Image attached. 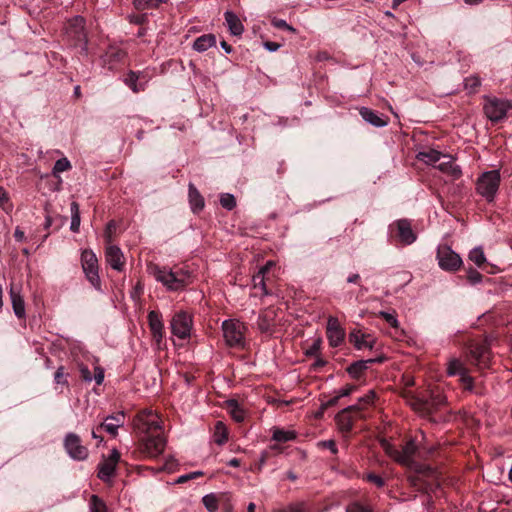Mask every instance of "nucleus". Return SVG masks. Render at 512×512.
I'll return each mask as SVG.
<instances>
[{
  "label": "nucleus",
  "mask_w": 512,
  "mask_h": 512,
  "mask_svg": "<svg viewBox=\"0 0 512 512\" xmlns=\"http://www.w3.org/2000/svg\"><path fill=\"white\" fill-rule=\"evenodd\" d=\"M138 421V427L146 432L138 446L140 454L144 457H158L165 448L166 440L160 433L161 425L157 416L152 411H143L138 416Z\"/></svg>",
  "instance_id": "f257e3e1"
},
{
  "label": "nucleus",
  "mask_w": 512,
  "mask_h": 512,
  "mask_svg": "<svg viewBox=\"0 0 512 512\" xmlns=\"http://www.w3.org/2000/svg\"><path fill=\"white\" fill-rule=\"evenodd\" d=\"M148 271L168 290H183L188 284L192 283V273L184 270V268L171 270L168 267L152 264L148 266Z\"/></svg>",
  "instance_id": "f03ea898"
},
{
  "label": "nucleus",
  "mask_w": 512,
  "mask_h": 512,
  "mask_svg": "<svg viewBox=\"0 0 512 512\" xmlns=\"http://www.w3.org/2000/svg\"><path fill=\"white\" fill-rule=\"evenodd\" d=\"M64 39L69 45L78 46L82 53L88 52V36L85 31V18L81 15L70 18L65 25Z\"/></svg>",
  "instance_id": "7ed1b4c3"
},
{
  "label": "nucleus",
  "mask_w": 512,
  "mask_h": 512,
  "mask_svg": "<svg viewBox=\"0 0 512 512\" xmlns=\"http://www.w3.org/2000/svg\"><path fill=\"white\" fill-rule=\"evenodd\" d=\"M482 111L492 123L504 121L512 111V100L500 99L496 96H483Z\"/></svg>",
  "instance_id": "20e7f679"
},
{
  "label": "nucleus",
  "mask_w": 512,
  "mask_h": 512,
  "mask_svg": "<svg viewBox=\"0 0 512 512\" xmlns=\"http://www.w3.org/2000/svg\"><path fill=\"white\" fill-rule=\"evenodd\" d=\"M170 330L178 339L196 338L193 314L187 310L176 311L170 319Z\"/></svg>",
  "instance_id": "39448f33"
},
{
  "label": "nucleus",
  "mask_w": 512,
  "mask_h": 512,
  "mask_svg": "<svg viewBox=\"0 0 512 512\" xmlns=\"http://www.w3.org/2000/svg\"><path fill=\"white\" fill-rule=\"evenodd\" d=\"M417 446L415 441L411 439L406 442L401 450H390L389 454L398 463L406 466L410 471H431L428 465L425 463L416 462L414 455L416 454Z\"/></svg>",
  "instance_id": "423d86ee"
},
{
  "label": "nucleus",
  "mask_w": 512,
  "mask_h": 512,
  "mask_svg": "<svg viewBox=\"0 0 512 512\" xmlns=\"http://www.w3.org/2000/svg\"><path fill=\"white\" fill-rule=\"evenodd\" d=\"M81 265L86 280L96 290H101V277L99 275V261L91 249H84L81 252Z\"/></svg>",
  "instance_id": "0eeeda50"
},
{
  "label": "nucleus",
  "mask_w": 512,
  "mask_h": 512,
  "mask_svg": "<svg viewBox=\"0 0 512 512\" xmlns=\"http://www.w3.org/2000/svg\"><path fill=\"white\" fill-rule=\"evenodd\" d=\"M224 339L229 347L245 348V325L240 320L229 319L222 323Z\"/></svg>",
  "instance_id": "6e6552de"
},
{
  "label": "nucleus",
  "mask_w": 512,
  "mask_h": 512,
  "mask_svg": "<svg viewBox=\"0 0 512 512\" xmlns=\"http://www.w3.org/2000/svg\"><path fill=\"white\" fill-rule=\"evenodd\" d=\"M501 181L499 170H490L483 173L476 183V191L482 195L486 201H493Z\"/></svg>",
  "instance_id": "1a4fd4ad"
},
{
  "label": "nucleus",
  "mask_w": 512,
  "mask_h": 512,
  "mask_svg": "<svg viewBox=\"0 0 512 512\" xmlns=\"http://www.w3.org/2000/svg\"><path fill=\"white\" fill-rule=\"evenodd\" d=\"M408 403L410 407L422 415V417H429V415L438 411L439 407L443 405L444 398L441 395H431L428 398L412 395L408 399Z\"/></svg>",
  "instance_id": "9d476101"
},
{
  "label": "nucleus",
  "mask_w": 512,
  "mask_h": 512,
  "mask_svg": "<svg viewBox=\"0 0 512 512\" xmlns=\"http://www.w3.org/2000/svg\"><path fill=\"white\" fill-rule=\"evenodd\" d=\"M430 468V472H426V470H422L421 472H410L407 476V480L409 484L416 490L420 492H427L436 485V481L438 479L439 473L437 469L432 468V466L428 465Z\"/></svg>",
  "instance_id": "9b49d317"
},
{
  "label": "nucleus",
  "mask_w": 512,
  "mask_h": 512,
  "mask_svg": "<svg viewBox=\"0 0 512 512\" xmlns=\"http://www.w3.org/2000/svg\"><path fill=\"white\" fill-rule=\"evenodd\" d=\"M390 234L392 238L403 245L413 244L416 241L417 235L412 227L410 219L403 218L397 219L390 225Z\"/></svg>",
  "instance_id": "f8f14e48"
},
{
  "label": "nucleus",
  "mask_w": 512,
  "mask_h": 512,
  "mask_svg": "<svg viewBox=\"0 0 512 512\" xmlns=\"http://www.w3.org/2000/svg\"><path fill=\"white\" fill-rule=\"evenodd\" d=\"M437 258L440 268L445 271H457L463 264V259L459 253L454 252L447 244L438 247Z\"/></svg>",
  "instance_id": "ddd939ff"
},
{
  "label": "nucleus",
  "mask_w": 512,
  "mask_h": 512,
  "mask_svg": "<svg viewBox=\"0 0 512 512\" xmlns=\"http://www.w3.org/2000/svg\"><path fill=\"white\" fill-rule=\"evenodd\" d=\"M64 447L67 454L77 461L86 460L89 457V450L85 445L82 444V440L77 433L69 432L66 433L64 438Z\"/></svg>",
  "instance_id": "4468645a"
},
{
  "label": "nucleus",
  "mask_w": 512,
  "mask_h": 512,
  "mask_svg": "<svg viewBox=\"0 0 512 512\" xmlns=\"http://www.w3.org/2000/svg\"><path fill=\"white\" fill-rule=\"evenodd\" d=\"M447 373L451 376L458 375L459 382L464 390L473 391L475 384L474 378L469 374L468 369L459 360L451 359L447 366Z\"/></svg>",
  "instance_id": "2eb2a0df"
},
{
  "label": "nucleus",
  "mask_w": 512,
  "mask_h": 512,
  "mask_svg": "<svg viewBox=\"0 0 512 512\" xmlns=\"http://www.w3.org/2000/svg\"><path fill=\"white\" fill-rule=\"evenodd\" d=\"M118 461H120V453L116 448H114L108 459H104L98 464V478L103 482H110L111 478L116 473V465Z\"/></svg>",
  "instance_id": "dca6fc26"
},
{
  "label": "nucleus",
  "mask_w": 512,
  "mask_h": 512,
  "mask_svg": "<svg viewBox=\"0 0 512 512\" xmlns=\"http://www.w3.org/2000/svg\"><path fill=\"white\" fill-rule=\"evenodd\" d=\"M348 341L357 349H372L376 337L366 329L356 328L348 333Z\"/></svg>",
  "instance_id": "f3484780"
},
{
  "label": "nucleus",
  "mask_w": 512,
  "mask_h": 512,
  "mask_svg": "<svg viewBox=\"0 0 512 512\" xmlns=\"http://www.w3.org/2000/svg\"><path fill=\"white\" fill-rule=\"evenodd\" d=\"M148 326L150 328L154 341H156L158 348H160V343L161 341H163L165 335V325L163 322V314L161 313V311H149Z\"/></svg>",
  "instance_id": "a211bd4d"
},
{
  "label": "nucleus",
  "mask_w": 512,
  "mask_h": 512,
  "mask_svg": "<svg viewBox=\"0 0 512 512\" xmlns=\"http://www.w3.org/2000/svg\"><path fill=\"white\" fill-rule=\"evenodd\" d=\"M326 337L331 347H339L345 339V329L340 325L337 317L327 319Z\"/></svg>",
  "instance_id": "6ab92c4d"
},
{
  "label": "nucleus",
  "mask_w": 512,
  "mask_h": 512,
  "mask_svg": "<svg viewBox=\"0 0 512 512\" xmlns=\"http://www.w3.org/2000/svg\"><path fill=\"white\" fill-rule=\"evenodd\" d=\"M387 360L385 354H380L377 358L372 359H361V360H355V362L350 363L347 368L346 372L348 375L351 376V378H362V376L365 374L367 369L371 366L373 363H383V361Z\"/></svg>",
  "instance_id": "aec40b11"
},
{
  "label": "nucleus",
  "mask_w": 512,
  "mask_h": 512,
  "mask_svg": "<svg viewBox=\"0 0 512 512\" xmlns=\"http://www.w3.org/2000/svg\"><path fill=\"white\" fill-rule=\"evenodd\" d=\"M356 408H360L359 405H350L349 407L343 408L335 416V420L342 431V433H349L354 427V416L353 412H356Z\"/></svg>",
  "instance_id": "412c9836"
},
{
  "label": "nucleus",
  "mask_w": 512,
  "mask_h": 512,
  "mask_svg": "<svg viewBox=\"0 0 512 512\" xmlns=\"http://www.w3.org/2000/svg\"><path fill=\"white\" fill-rule=\"evenodd\" d=\"M105 259L111 268L116 269L117 271H122L125 265L124 253L119 246H116V244H109L106 246Z\"/></svg>",
  "instance_id": "4be33fe9"
},
{
  "label": "nucleus",
  "mask_w": 512,
  "mask_h": 512,
  "mask_svg": "<svg viewBox=\"0 0 512 512\" xmlns=\"http://www.w3.org/2000/svg\"><path fill=\"white\" fill-rule=\"evenodd\" d=\"M126 415L124 411L116 412L115 414H112L111 416H107L104 418L102 423H100V428H103L106 430L107 433L111 434L112 436H116L118 434L119 427H122L125 423Z\"/></svg>",
  "instance_id": "5701e85b"
},
{
  "label": "nucleus",
  "mask_w": 512,
  "mask_h": 512,
  "mask_svg": "<svg viewBox=\"0 0 512 512\" xmlns=\"http://www.w3.org/2000/svg\"><path fill=\"white\" fill-rule=\"evenodd\" d=\"M498 342V337L495 334L477 335L472 338V348L470 351H478V353H484L495 347Z\"/></svg>",
  "instance_id": "b1692460"
},
{
  "label": "nucleus",
  "mask_w": 512,
  "mask_h": 512,
  "mask_svg": "<svg viewBox=\"0 0 512 512\" xmlns=\"http://www.w3.org/2000/svg\"><path fill=\"white\" fill-rule=\"evenodd\" d=\"M274 266L273 261H268L253 275L252 283L255 289L257 287L262 290V296L270 295V292L265 283V274L270 271L271 267Z\"/></svg>",
  "instance_id": "393cba45"
},
{
  "label": "nucleus",
  "mask_w": 512,
  "mask_h": 512,
  "mask_svg": "<svg viewBox=\"0 0 512 512\" xmlns=\"http://www.w3.org/2000/svg\"><path fill=\"white\" fill-rule=\"evenodd\" d=\"M126 58V51L119 47H109L103 54L102 60L104 65L113 68L117 62L123 61Z\"/></svg>",
  "instance_id": "a878e982"
},
{
  "label": "nucleus",
  "mask_w": 512,
  "mask_h": 512,
  "mask_svg": "<svg viewBox=\"0 0 512 512\" xmlns=\"http://www.w3.org/2000/svg\"><path fill=\"white\" fill-rule=\"evenodd\" d=\"M189 204L193 213H200L205 208V199L194 183H189Z\"/></svg>",
  "instance_id": "bb28decb"
},
{
  "label": "nucleus",
  "mask_w": 512,
  "mask_h": 512,
  "mask_svg": "<svg viewBox=\"0 0 512 512\" xmlns=\"http://www.w3.org/2000/svg\"><path fill=\"white\" fill-rule=\"evenodd\" d=\"M276 326L273 311H266V313L259 314L257 320V327L262 333L272 335Z\"/></svg>",
  "instance_id": "cd10ccee"
},
{
  "label": "nucleus",
  "mask_w": 512,
  "mask_h": 512,
  "mask_svg": "<svg viewBox=\"0 0 512 512\" xmlns=\"http://www.w3.org/2000/svg\"><path fill=\"white\" fill-rule=\"evenodd\" d=\"M359 113L364 121L369 122L373 126H378V128L386 126L389 122L388 118H383L379 112L370 108H361Z\"/></svg>",
  "instance_id": "c85d7f7f"
},
{
  "label": "nucleus",
  "mask_w": 512,
  "mask_h": 512,
  "mask_svg": "<svg viewBox=\"0 0 512 512\" xmlns=\"http://www.w3.org/2000/svg\"><path fill=\"white\" fill-rule=\"evenodd\" d=\"M80 376L83 381L91 382L94 379L96 384H102L105 378V371L101 366H95L94 373L92 374L88 366L82 365L80 366Z\"/></svg>",
  "instance_id": "c756f323"
},
{
  "label": "nucleus",
  "mask_w": 512,
  "mask_h": 512,
  "mask_svg": "<svg viewBox=\"0 0 512 512\" xmlns=\"http://www.w3.org/2000/svg\"><path fill=\"white\" fill-rule=\"evenodd\" d=\"M224 17L230 33L234 36H241L244 31V25L238 15L233 11H226Z\"/></svg>",
  "instance_id": "7c9ffc66"
},
{
  "label": "nucleus",
  "mask_w": 512,
  "mask_h": 512,
  "mask_svg": "<svg viewBox=\"0 0 512 512\" xmlns=\"http://www.w3.org/2000/svg\"><path fill=\"white\" fill-rule=\"evenodd\" d=\"M10 298L12 301L13 312L18 318L25 317V302L23 296H21L19 290L10 288Z\"/></svg>",
  "instance_id": "2f4dec72"
},
{
  "label": "nucleus",
  "mask_w": 512,
  "mask_h": 512,
  "mask_svg": "<svg viewBox=\"0 0 512 512\" xmlns=\"http://www.w3.org/2000/svg\"><path fill=\"white\" fill-rule=\"evenodd\" d=\"M216 46V37L213 33H207V35H201L195 39L193 47L195 51L204 52L207 49Z\"/></svg>",
  "instance_id": "473e14b6"
},
{
  "label": "nucleus",
  "mask_w": 512,
  "mask_h": 512,
  "mask_svg": "<svg viewBox=\"0 0 512 512\" xmlns=\"http://www.w3.org/2000/svg\"><path fill=\"white\" fill-rule=\"evenodd\" d=\"M140 73L134 72V70H129V72L124 77V82L133 92L144 91L145 84L143 82H139Z\"/></svg>",
  "instance_id": "72a5a7b5"
},
{
  "label": "nucleus",
  "mask_w": 512,
  "mask_h": 512,
  "mask_svg": "<svg viewBox=\"0 0 512 512\" xmlns=\"http://www.w3.org/2000/svg\"><path fill=\"white\" fill-rule=\"evenodd\" d=\"M376 398V392L375 390H369L364 396L358 399L357 405L359 408H356L357 411V417L364 418L366 417L364 410L366 406L373 405L374 400Z\"/></svg>",
  "instance_id": "f704fd0d"
},
{
  "label": "nucleus",
  "mask_w": 512,
  "mask_h": 512,
  "mask_svg": "<svg viewBox=\"0 0 512 512\" xmlns=\"http://www.w3.org/2000/svg\"><path fill=\"white\" fill-rule=\"evenodd\" d=\"M417 158L425 164L434 165L441 160L442 152L437 151V149H427L426 151L418 152Z\"/></svg>",
  "instance_id": "c9c22d12"
},
{
  "label": "nucleus",
  "mask_w": 512,
  "mask_h": 512,
  "mask_svg": "<svg viewBox=\"0 0 512 512\" xmlns=\"http://www.w3.org/2000/svg\"><path fill=\"white\" fill-rule=\"evenodd\" d=\"M71 212V225L70 230L73 232H79V228L81 225V213H80V205L77 201H72L70 205Z\"/></svg>",
  "instance_id": "e433bc0d"
},
{
  "label": "nucleus",
  "mask_w": 512,
  "mask_h": 512,
  "mask_svg": "<svg viewBox=\"0 0 512 512\" xmlns=\"http://www.w3.org/2000/svg\"><path fill=\"white\" fill-rule=\"evenodd\" d=\"M226 406H227L232 418H234L235 421L241 422L244 420L245 411L243 410L241 405H239V403H238V401H236V399H228V401H226Z\"/></svg>",
  "instance_id": "4c0bfd02"
},
{
  "label": "nucleus",
  "mask_w": 512,
  "mask_h": 512,
  "mask_svg": "<svg viewBox=\"0 0 512 512\" xmlns=\"http://www.w3.org/2000/svg\"><path fill=\"white\" fill-rule=\"evenodd\" d=\"M469 259L474 262L479 268L487 262V258L484 254L483 247H474L468 254Z\"/></svg>",
  "instance_id": "58836bf2"
},
{
  "label": "nucleus",
  "mask_w": 512,
  "mask_h": 512,
  "mask_svg": "<svg viewBox=\"0 0 512 512\" xmlns=\"http://www.w3.org/2000/svg\"><path fill=\"white\" fill-rule=\"evenodd\" d=\"M273 439L277 442H289V440L296 439V432L294 430L275 429Z\"/></svg>",
  "instance_id": "ea45409f"
},
{
  "label": "nucleus",
  "mask_w": 512,
  "mask_h": 512,
  "mask_svg": "<svg viewBox=\"0 0 512 512\" xmlns=\"http://www.w3.org/2000/svg\"><path fill=\"white\" fill-rule=\"evenodd\" d=\"M167 0H133V5L137 10L155 9L161 3H166Z\"/></svg>",
  "instance_id": "a19ab883"
},
{
  "label": "nucleus",
  "mask_w": 512,
  "mask_h": 512,
  "mask_svg": "<svg viewBox=\"0 0 512 512\" xmlns=\"http://www.w3.org/2000/svg\"><path fill=\"white\" fill-rule=\"evenodd\" d=\"M202 502L209 512H216V510L219 509V499L216 494H205L202 498Z\"/></svg>",
  "instance_id": "79ce46f5"
},
{
  "label": "nucleus",
  "mask_w": 512,
  "mask_h": 512,
  "mask_svg": "<svg viewBox=\"0 0 512 512\" xmlns=\"http://www.w3.org/2000/svg\"><path fill=\"white\" fill-rule=\"evenodd\" d=\"M90 512H107V505L97 494H92L90 498Z\"/></svg>",
  "instance_id": "37998d69"
},
{
  "label": "nucleus",
  "mask_w": 512,
  "mask_h": 512,
  "mask_svg": "<svg viewBox=\"0 0 512 512\" xmlns=\"http://www.w3.org/2000/svg\"><path fill=\"white\" fill-rule=\"evenodd\" d=\"M215 434L217 436L215 439V442L219 443L220 445H221V443L227 442V440H228L227 429H226L224 423H222V421H218L216 423Z\"/></svg>",
  "instance_id": "c03bdc74"
},
{
  "label": "nucleus",
  "mask_w": 512,
  "mask_h": 512,
  "mask_svg": "<svg viewBox=\"0 0 512 512\" xmlns=\"http://www.w3.org/2000/svg\"><path fill=\"white\" fill-rule=\"evenodd\" d=\"M220 204L222 207L226 208V210H233L237 205L235 195L229 194V192L222 194L220 197Z\"/></svg>",
  "instance_id": "a18cd8bd"
},
{
  "label": "nucleus",
  "mask_w": 512,
  "mask_h": 512,
  "mask_svg": "<svg viewBox=\"0 0 512 512\" xmlns=\"http://www.w3.org/2000/svg\"><path fill=\"white\" fill-rule=\"evenodd\" d=\"M277 512H309L304 502L290 503L284 508L278 509Z\"/></svg>",
  "instance_id": "49530a36"
},
{
  "label": "nucleus",
  "mask_w": 512,
  "mask_h": 512,
  "mask_svg": "<svg viewBox=\"0 0 512 512\" xmlns=\"http://www.w3.org/2000/svg\"><path fill=\"white\" fill-rule=\"evenodd\" d=\"M116 229H117L116 221H109L106 224V228L104 230V240L107 245L112 244L113 234L115 233Z\"/></svg>",
  "instance_id": "de8ad7c7"
},
{
  "label": "nucleus",
  "mask_w": 512,
  "mask_h": 512,
  "mask_svg": "<svg viewBox=\"0 0 512 512\" xmlns=\"http://www.w3.org/2000/svg\"><path fill=\"white\" fill-rule=\"evenodd\" d=\"M69 168H71V164L68 158H60L59 160L55 161L53 165V174L56 175L62 173V171H67Z\"/></svg>",
  "instance_id": "09e8293b"
},
{
  "label": "nucleus",
  "mask_w": 512,
  "mask_h": 512,
  "mask_svg": "<svg viewBox=\"0 0 512 512\" xmlns=\"http://www.w3.org/2000/svg\"><path fill=\"white\" fill-rule=\"evenodd\" d=\"M464 85L470 92H475L481 86V80L479 76H468L465 79Z\"/></svg>",
  "instance_id": "8fccbe9b"
},
{
  "label": "nucleus",
  "mask_w": 512,
  "mask_h": 512,
  "mask_svg": "<svg viewBox=\"0 0 512 512\" xmlns=\"http://www.w3.org/2000/svg\"><path fill=\"white\" fill-rule=\"evenodd\" d=\"M483 279V274L479 273V271L475 270L473 267H469L467 269V280L471 284L481 283Z\"/></svg>",
  "instance_id": "3c124183"
},
{
  "label": "nucleus",
  "mask_w": 512,
  "mask_h": 512,
  "mask_svg": "<svg viewBox=\"0 0 512 512\" xmlns=\"http://www.w3.org/2000/svg\"><path fill=\"white\" fill-rule=\"evenodd\" d=\"M66 221V218H63V216H55V218H52V216L47 215L45 216V229L50 228L52 226L53 222H57V225H55V229L61 228V226L64 225Z\"/></svg>",
  "instance_id": "603ef678"
},
{
  "label": "nucleus",
  "mask_w": 512,
  "mask_h": 512,
  "mask_svg": "<svg viewBox=\"0 0 512 512\" xmlns=\"http://www.w3.org/2000/svg\"><path fill=\"white\" fill-rule=\"evenodd\" d=\"M271 24L276 28H281V30H289L291 33H296V29H294L293 26H290L286 20H282V18L274 17L271 20Z\"/></svg>",
  "instance_id": "864d4df0"
},
{
  "label": "nucleus",
  "mask_w": 512,
  "mask_h": 512,
  "mask_svg": "<svg viewBox=\"0 0 512 512\" xmlns=\"http://www.w3.org/2000/svg\"><path fill=\"white\" fill-rule=\"evenodd\" d=\"M380 316L383 317L384 320H386V322L388 324H390V326L398 327L399 320L397 318V314L396 313H388V311H380Z\"/></svg>",
  "instance_id": "5fc2aeb1"
},
{
  "label": "nucleus",
  "mask_w": 512,
  "mask_h": 512,
  "mask_svg": "<svg viewBox=\"0 0 512 512\" xmlns=\"http://www.w3.org/2000/svg\"><path fill=\"white\" fill-rule=\"evenodd\" d=\"M346 512H372V511L370 508H368V506L362 505V503L353 502L347 506Z\"/></svg>",
  "instance_id": "6e6d98bb"
},
{
  "label": "nucleus",
  "mask_w": 512,
  "mask_h": 512,
  "mask_svg": "<svg viewBox=\"0 0 512 512\" xmlns=\"http://www.w3.org/2000/svg\"><path fill=\"white\" fill-rule=\"evenodd\" d=\"M365 479H367L369 482H372L374 485L378 486V488H382V486L385 485V480L383 476L373 474V472H370L369 474L365 475Z\"/></svg>",
  "instance_id": "4d7b16f0"
},
{
  "label": "nucleus",
  "mask_w": 512,
  "mask_h": 512,
  "mask_svg": "<svg viewBox=\"0 0 512 512\" xmlns=\"http://www.w3.org/2000/svg\"><path fill=\"white\" fill-rule=\"evenodd\" d=\"M202 475H204V472H202V470H195L194 472H190L189 474L178 476V478L175 480V482L176 483H184V482H187V480L196 479V477L202 476Z\"/></svg>",
  "instance_id": "13d9d810"
},
{
  "label": "nucleus",
  "mask_w": 512,
  "mask_h": 512,
  "mask_svg": "<svg viewBox=\"0 0 512 512\" xmlns=\"http://www.w3.org/2000/svg\"><path fill=\"white\" fill-rule=\"evenodd\" d=\"M128 18L131 24L143 25L148 21V14H131Z\"/></svg>",
  "instance_id": "bf43d9fd"
},
{
  "label": "nucleus",
  "mask_w": 512,
  "mask_h": 512,
  "mask_svg": "<svg viewBox=\"0 0 512 512\" xmlns=\"http://www.w3.org/2000/svg\"><path fill=\"white\" fill-rule=\"evenodd\" d=\"M54 380L57 384H68L67 377L64 373V366H59L55 372Z\"/></svg>",
  "instance_id": "052dcab7"
},
{
  "label": "nucleus",
  "mask_w": 512,
  "mask_h": 512,
  "mask_svg": "<svg viewBox=\"0 0 512 512\" xmlns=\"http://www.w3.org/2000/svg\"><path fill=\"white\" fill-rule=\"evenodd\" d=\"M319 445L322 446L323 448L329 449L332 452V454H337V452H338L337 444L335 441H333V439H327L326 441H321V442H319Z\"/></svg>",
  "instance_id": "680f3d73"
},
{
  "label": "nucleus",
  "mask_w": 512,
  "mask_h": 512,
  "mask_svg": "<svg viewBox=\"0 0 512 512\" xmlns=\"http://www.w3.org/2000/svg\"><path fill=\"white\" fill-rule=\"evenodd\" d=\"M449 174L453 177V179H459L462 175V169L459 166H456L452 157H451V167H449Z\"/></svg>",
  "instance_id": "e2e57ef3"
},
{
  "label": "nucleus",
  "mask_w": 512,
  "mask_h": 512,
  "mask_svg": "<svg viewBox=\"0 0 512 512\" xmlns=\"http://www.w3.org/2000/svg\"><path fill=\"white\" fill-rule=\"evenodd\" d=\"M354 390H356V386H354V384H347L338 391L339 399H341V397L349 396V394H352Z\"/></svg>",
  "instance_id": "0e129e2a"
},
{
  "label": "nucleus",
  "mask_w": 512,
  "mask_h": 512,
  "mask_svg": "<svg viewBox=\"0 0 512 512\" xmlns=\"http://www.w3.org/2000/svg\"><path fill=\"white\" fill-rule=\"evenodd\" d=\"M338 401H339V392L337 393V395L328 399L326 402H322V412H325L327 408H330V406L337 405Z\"/></svg>",
  "instance_id": "69168bd1"
},
{
  "label": "nucleus",
  "mask_w": 512,
  "mask_h": 512,
  "mask_svg": "<svg viewBox=\"0 0 512 512\" xmlns=\"http://www.w3.org/2000/svg\"><path fill=\"white\" fill-rule=\"evenodd\" d=\"M443 158H448L447 161H443V163H440L438 165V168L443 171L444 173H450V167H451V157L450 155H443Z\"/></svg>",
  "instance_id": "338daca9"
},
{
  "label": "nucleus",
  "mask_w": 512,
  "mask_h": 512,
  "mask_svg": "<svg viewBox=\"0 0 512 512\" xmlns=\"http://www.w3.org/2000/svg\"><path fill=\"white\" fill-rule=\"evenodd\" d=\"M322 340L321 338H315L313 340L312 345L307 349L308 353H315V351H319L321 349Z\"/></svg>",
  "instance_id": "774afa93"
}]
</instances>
